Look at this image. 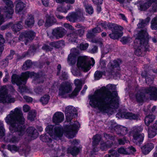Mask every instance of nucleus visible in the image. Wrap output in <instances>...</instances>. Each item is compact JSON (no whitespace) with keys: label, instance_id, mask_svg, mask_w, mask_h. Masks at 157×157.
<instances>
[{"label":"nucleus","instance_id":"18","mask_svg":"<svg viewBox=\"0 0 157 157\" xmlns=\"http://www.w3.org/2000/svg\"><path fill=\"white\" fill-rule=\"evenodd\" d=\"M64 119L63 114L60 112H57L54 114L52 117L53 122L56 124L62 122Z\"/></svg>","mask_w":157,"mask_h":157},{"label":"nucleus","instance_id":"9","mask_svg":"<svg viewBox=\"0 0 157 157\" xmlns=\"http://www.w3.org/2000/svg\"><path fill=\"white\" fill-rule=\"evenodd\" d=\"M142 130L143 128L139 126L134 127L132 130V140L133 143L137 145H140L144 140V134L140 133Z\"/></svg>","mask_w":157,"mask_h":157},{"label":"nucleus","instance_id":"11","mask_svg":"<svg viewBox=\"0 0 157 157\" xmlns=\"http://www.w3.org/2000/svg\"><path fill=\"white\" fill-rule=\"evenodd\" d=\"M7 94V89L6 86H2L0 89V102L13 103L15 102V98Z\"/></svg>","mask_w":157,"mask_h":157},{"label":"nucleus","instance_id":"49","mask_svg":"<svg viewBox=\"0 0 157 157\" xmlns=\"http://www.w3.org/2000/svg\"><path fill=\"white\" fill-rule=\"evenodd\" d=\"M111 47L110 45H107L103 49L102 51L103 54H107L111 51Z\"/></svg>","mask_w":157,"mask_h":157},{"label":"nucleus","instance_id":"56","mask_svg":"<svg viewBox=\"0 0 157 157\" xmlns=\"http://www.w3.org/2000/svg\"><path fill=\"white\" fill-rule=\"evenodd\" d=\"M112 143L110 145H107L106 144L104 143L103 144H101V149L102 150H105L108 147H110L112 145Z\"/></svg>","mask_w":157,"mask_h":157},{"label":"nucleus","instance_id":"46","mask_svg":"<svg viewBox=\"0 0 157 157\" xmlns=\"http://www.w3.org/2000/svg\"><path fill=\"white\" fill-rule=\"evenodd\" d=\"M36 114L35 110L30 112L28 115V118L31 121H33L36 117Z\"/></svg>","mask_w":157,"mask_h":157},{"label":"nucleus","instance_id":"62","mask_svg":"<svg viewBox=\"0 0 157 157\" xmlns=\"http://www.w3.org/2000/svg\"><path fill=\"white\" fill-rule=\"evenodd\" d=\"M118 16L121 19L126 22H127V18L123 14L119 13L118 14Z\"/></svg>","mask_w":157,"mask_h":157},{"label":"nucleus","instance_id":"41","mask_svg":"<svg viewBox=\"0 0 157 157\" xmlns=\"http://www.w3.org/2000/svg\"><path fill=\"white\" fill-rule=\"evenodd\" d=\"M84 6L86 12L89 14H92L93 13L94 10L92 6L89 4L84 5Z\"/></svg>","mask_w":157,"mask_h":157},{"label":"nucleus","instance_id":"61","mask_svg":"<svg viewBox=\"0 0 157 157\" xmlns=\"http://www.w3.org/2000/svg\"><path fill=\"white\" fill-rule=\"evenodd\" d=\"M75 32L77 33L78 36V35L80 36H82L84 33V30L82 29H80Z\"/></svg>","mask_w":157,"mask_h":157},{"label":"nucleus","instance_id":"17","mask_svg":"<svg viewBox=\"0 0 157 157\" xmlns=\"http://www.w3.org/2000/svg\"><path fill=\"white\" fill-rule=\"evenodd\" d=\"M66 30L62 28H57L52 30V34L56 39L63 37L66 33Z\"/></svg>","mask_w":157,"mask_h":157},{"label":"nucleus","instance_id":"13","mask_svg":"<svg viewBox=\"0 0 157 157\" xmlns=\"http://www.w3.org/2000/svg\"><path fill=\"white\" fill-rule=\"evenodd\" d=\"M6 3V6L5 7V14L6 17L8 18H11L13 12V2L10 0H2Z\"/></svg>","mask_w":157,"mask_h":157},{"label":"nucleus","instance_id":"25","mask_svg":"<svg viewBox=\"0 0 157 157\" xmlns=\"http://www.w3.org/2000/svg\"><path fill=\"white\" fill-rule=\"evenodd\" d=\"M155 2L157 4V0H147V2L140 6V9L141 10H145L148 8L153 2Z\"/></svg>","mask_w":157,"mask_h":157},{"label":"nucleus","instance_id":"54","mask_svg":"<svg viewBox=\"0 0 157 157\" xmlns=\"http://www.w3.org/2000/svg\"><path fill=\"white\" fill-rule=\"evenodd\" d=\"M145 80L146 83L148 84H151L153 82V78L151 76V77L149 78L147 76H145Z\"/></svg>","mask_w":157,"mask_h":157},{"label":"nucleus","instance_id":"26","mask_svg":"<svg viewBox=\"0 0 157 157\" xmlns=\"http://www.w3.org/2000/svg\"><path fill=\"white\" fill-rule=\"evenodd\" d=\"M150 18L149 17H147L145 19H140L138 24L137 26L139 28H143L146 26L149 22Z\"/></svg>","mask_w":157,"mask_h":157},{"label":"nucleus","instance_id":"16","mask_svg":"<svg viewBox=\"0 0 157 157\" xmlns=\"http://www.w3.org/2000/svg\"><path fill=\"white\" fill-rule=\"evenodd\" d=\"M35 36V33L32 31L29 30V31H25L22 33L20 38L21 36L24 39V40L25 41V44H27V43L29 41L33 40Z\"/></svg>","mask_w":157,"mask_h":157},{"label":"nucleus","instance_id":"6","mask_svg":"<svg viewBox=\"0 0 157 157\" xmlns=\"http://www.w3.org/2000/svg\"><path fill=\"white\" fill-rule=\"evenodd\" d=\"M35 75L34 72L29 71L22 73L21 76L13 75L12 76L11 82L13 84H16L19 86V90L21 93H29L31 92L30 89L25 86V84L28 78L32 77Z\"/></svg>","mask_w":157,"mask_h":157},{"label":"nucleus","instance_id":"47","mask_svg":"<svg viewBox=\"0 0 157 157\" xmlns=\"http://www.w3.org/2000/svg\"><path fill=\"white\" fill-rule=\"evenodd\" d=\"M132 40L130 37L124 36L121 39V41L123 44H126L130 42Z\"/></svg>","mask_w":157,"mask_h":157},{"label":"nucleus","instance_id":"1","mask_svg":"<svg viewBox=\"0 0 157 157\" xmlns=\"http://www.w3.org/2000/svg\"><path fill=\"white\" fill-rule=\"evenodd\" d=\"M115 89V85L109 84L96 90L93 94L89 96L90 105L103 113L112 114L119 104V97Z\"/></svg>","mask_w":157,"mask_h":157},{"label":"nucleus","instance_id":"40","mask_svg":"<svg viewBox=\"0 0 157 157\" xmlns=\"http://www.w3.org/2000/svg\"><path fill=\"white\" fill-rule=\"evenodd\" d=\"M71 70L72 74L75 76H81V74L80 71L75 67H72Z\"/></svg>","mask_w":157,"mask_h":157},{"label":"nucleus","instance_id":"36","mask_svg":"<svg viewBox=\"0 0 157 157\" xmlns=\"http://www.w3.org/2000/svg\"><path fill=\"white\" fill-rule=\"evenodd\" d=\"M101 136L100 135H96L93 137V145H96L99 143L101 139Z\"/></svg>","mask_w":157,"mask_h":157},{"label":"nucleus","instance_id":"33","mask_svg":"<svg viewBox=\"0 0 157 157\" xmlns=\"http://www.w3.org/2000/svg\"><path fill=\"white\" fill-rule=\"evenodd\" d=\"M22 22L21 21L18 23L14 25L12 28L13 31L15 32L19 31L22 28Z\"/></svg>","mask_w":157,"mask_h":157},{"label":"nucleus","instance_id":"58","mask_svg":"<svg viewBox=\"0 0 157 157\" xmlns=\"http://www.w3.org/2000/svg\"><path fill=\"white\" fill-rule=\"evenodd\" d=\"M62 150H61L59 149H56V150L55 151L56 154L55 155V156L57 157L62 155Z\"/></svg>","mask_w":157,"mask_h":157},{"label":"nucleus","instance_id":"15","mask_svg":"<svg viewBox=\"0 0 157 157\" xmlns=\"http://www.w3.org/2000/svg\"><path fill=\"white\" fill-rule=\"evenodd\" d=\"M74 83L75 87L72 93L69 95L70 97L71 98L77 95L82 87V82L80 79H77L75 80Z\"/></svg>","mask_w":157,"mask_h":157},{"label":"nucleus","instance_id":"42","mask_svg":"<svg viewBox=\"0 0 157 157\" xmlns=\"http://www.w3.org/2000/svg\"><path fill=\"white\" fill-rule=\"evenodd\" d=\"M151 27L152 29H157V17L154 18L151 21Z\"/></svg>","mask_w":157,"mask_h":157},{"label":"nucleus","instance_id":"12","mask_svg":"<svg viewBox=\"0 0 157 157\" xmlns=\"http://www.w3.org/2000/svg\"><path fill=\"white\" fill-rule=\"evenodd\" d=\"M65 116L67 122L71 121L73 117L77 116V113L75 108L72 106H68L65 109Z\"/></svg>","mask_w":157,"mask_h":157},{"label":"nucleus","instance_id":"20","mask_svg":"<svg viewBox=\"0 0 157 157\" xmlns=\"http://www.w3.org/2000/svg\"><path fill=\"white\" fill-rule=\"evenodd\" d=\"M157 134V124H154L153 126L149 128L148 131V137L153 138Z\"/></svg>","mask_w":157,"mask_h":157},{"label":"nucleus","instance_id":"60","mask_svg":"<svg viewBox=\"0 0 157 157\" xmlns=\"http://www.w3.org/2000/svg\"><path fill=\"white\" fill-rule=\"evenodd\" d=\"M30 109V107L28 105H25L23 106V111L25 112H28Z\"/></svg>","mask_w":157,"mask_h":157},{"label":"nucleus","instance_id":"30","mask_svg":"<svg viewBox=\"0 0 157 157\" xmlns=\"http://www.w3.org/2000/svg\"><path fill=\"white\" fill-rule=\"evenodd\" d=\"M34 23V17L33 16H28L25 22V24L29 27L33 25Z\"/></svg>","mask_w":157,"mask_h":157},{"label":"nucleus","instance_id":"48","mask_svg":"<svg viewBox=\"0 0 157 157\" xmlns=\"http://www.w3.org/2000/svg\"><path fill=\"white\" fill-rule=\"evenodd\" d=\"M146 144L147 147L148 149H147V151H144L146 153H149L154 147V145L152 143H147Z\"/></svg>","mask_w":157,"mask_h":157},{"label":"nucleus","instance_id":"4","mask_svg":"<svg viewBox=\"0 0 157 157\" xmlns=\"http://www.w3.org/2000/svg\"><path fill=\"white\" fill-rule=\"evenodd\" d=\"M100 26L104 29L108 28L111 29L112 33L109 34V36L112 39H117L123 36V28L122 27L113 23H107L101 21L99 22L97 27L93 29L92 30L88 31L87 34V37L90 38L94 34L99 33L102 31V30L100 28Z\"/></svg>","mask_w":157,"mask_h":157},{"label":"nucleus","instance_id":"10","mask_svg":"<svg viewBox=\"0 0 157 157\" xmlns=\"http://www.w3.org/2000/svg\"><path fill=\"white\" fill-rule=\"evenodd\" d=\"M72 91V83L68 82L62 83L59 88L58 96L61 98L66 97L67 94Z\"/></svg>","mask_w":157,"mask_h":157},{"label":"nucleus","instance_id":"50","mask_svg":"<svg viewBox=\"0 0 157 157\" xmlns=\"http://www.w3.org/2000/svg\"><path fill=\"white\" fill-rule=\"evenodd\" d=\"M102 72L101 71H96L94 74L95 78L97 80L99 79L102 77Z\"/></svg>","mask_w":157,"mask_h":157},{"label":"nucleus","instance_id":"34","mask_svg":"<svg viewBox=\"0 0 157 157\" xmlns=\"http://www.w3.org/2000/svg\"><path fill=\"white\" fill-rule=\"evenodd\" d=\"M49 99L50 96L48 95H45L41 98L40 101L42 104L46 105L48 103Z\"/></svg>","mask_w":157,"mask_h":157},{"label":"nucleus","instance_id":"52","mask_svg":"<svg viewBox=\"0 0 157 157\" xmlns=\"http://www.w3.org/2000/svg\"><path fill=\"white\" fill-rule=\"evenodd\" d=\"M118 152L119 153L124 154H127L128 152L126 149L124 147H121L118 149Z\"/></svg>","mask_w":157,"mask_h":157},{"label":"nucleus","instance_id":"55","mask_svg":"<svg viewBox=\"0 0 157 157\" xmlns=\"http://www.w3.org/2000/svg\"><path fill=\"white\" fill-rule=\"evenodd\" d=\"M61 43V41H60L56 42H52L50 43L53 46L57 48H59L60 46V44Z\"/></svg>","mask_w":157,"mask_h":157},{"label":"nucleus","instance_id":"32","mask_svg":"<svg viewBox=\"0 0 157 157\" xmlns=\"http://www.w3.org/2000/svg\"><path fill=\"white\" fill-rule=\"evenodd\" d=\"M3 126V123L0 121V140L2 141L5 140L4 136L5 130Z\"/></svg>","mask_w":157,"mask_h":157},{"label":"nucleus","instance_id":"22","mask_svg":"<svg viewBox=\"0 0 157 157\" xmlns=\"http://www.w3.org/2000/svg\"><path fill=\"white\" fill-rule=\"evenodd\" d=\"M122 118L129 119L137 120L139 118L138 115L132 113L125 112L122 113Z\"/></svg>","mask_w":157,"mask_h":157},{"label":"nucleus","instance_id":"27","mask_svg":"<svg viewBox=\"0 0 157 157\" xmlns=\"http://www.w3.org/2000/svg\"><path fill=\"white\" fill-rule=\"evenodd\" d=\"M79 151V149L75 146L70 147L67 150L68 152L71 153L73 156H75L77 155Z\"/></svg>","mask_w":157,"mask_h":157},{"label":"nucleus","instance_id":"23","mask_svg":"<svg viewBox=\"0 0 157 157\" xmlns=\"http://www.w3.org/2000/svg\"><path fill=\"white\" fill-rule=\"evenodd\" d=\"M28 135L33 138L36 139L38 136V133L37 130L33 127H29L27 130Z\"/></svg>","mask_w":157,"mask_h":157},{"label":"nucleus","instance_id":"38","mask_svg":"<svg viewBox=\"0 0 157 157\" xmlns=\"http://www.w3.org/2000/svg\"><path fill=\"white\" fill-rule=\"evenodd\" d=\"M71 6L70 5L68 6L67 7L59 6L57 8V10L59 12H64L66 13H67V10L71 9Z\"/></svg>","mask_w":157,"mask_h":157},{"label":"nucleus","instance_id":"29","mask_svg":"<svg viewBox=\"0 0 157 157\" xmlns=\"http://www.w3.org/2000/svg\"><path fill=\"white\" fill-rule=\"evenodd\" d=\"M119 65V62L114 60L113 61L110 62L108 65V67L109 70L110 71H113V69L114 68L117 67Z\"/></svg>","mask_w":157,"mask_h":157},{"label":"nucleus","instance_id":"21","mask_svg":"<svg viewBox=\"0 0 157 157\" xmlns=\"http://www.w3.org/2000/svg\"><path fill=\"white\" fill-rule=\"evenodd\" d=\"M115 130L117 134L120 136L126 135L128 132L127 129L126 127L122 126H117Z\"/></svg>","mask_w":157,"mask_h":157},{"label":"nucleus","instance_id":"7","mask_svg":"<svg viewBox=\"0 0 157 157\" xmlns=\"http://www.w3.org/2000/svg\"><path fill=\"white\" fill-rule=\"evenodd\" d=\"M144 94H147L151 99L156 100L157 99V88L153 86L141 88L136 96L138 102H143L145 98Z\"/></svg>","mask_w":157,"mask_h":157},{"label":"nucleus","instance_id":"57","mask_svg":"<svg viewBox=\"0 0 157 157\" xmlns=\"http://www.w3.org/2000/svg\"><path fill=\"white\" fill-rule=\"evenodd\" d=\"M128 141L126 140L124 138L123 139H119L118 140L119 144L120 145H123L125 143H128Z\"/></svg>","mask_w":157,"mask_h":157},{"label":"nucleus","instance_id":"39","mask_svg":"<svg viewBox=\"0 0 157 157\" xmlns=\"http://www.w3.org/2000/svg\"><path fill=\"white\" fill-rule=\"evenodd\" d=\"M57 75H59V78L61 79L64 80L67 79L68 77L67 73L66 72L63 71H62L59 73V72H57Z\"/></svg>","mask_w":157,"mask_h":157},{"label":"nucleus","instance_id":"14","mask_svg":"<svg viewBox=\"0 0 157 157\" xmlns=\"http://www.w3.org/2000/svg\"><path fill=\"white\" fill-rule=\"evenodd\" d=\"M78 53V50L75 48L71 49V53L69 55L67 62L70 65L75 64L77 60V56Z\"/></svg>","mask_w":157,"mask_h":157},{"label":"nucleus","instance_id":"45","mask_svg":"<svg viewBox=\"0 0 157 157\" xmlns=\"http://www.w3.org/2000/svg\"><path fill=\"white\" fill-rule=\"evenodd\" d=\"M34 91L37 94L41 95L44 93V91L42 86H38L34 89Z\"/></svg>","mask_w":157,"mask_h":157},{"label":"nucleus","instance_id":"51","mask_svg":"<svg viewBox=\"0 0 157 157\" xmlns=\"http://www.w3.org/2000/svg\"><path fill=\"white\" fill-rule=\"evenodd\" d=\"M75 0H56V2L58 3H62L65 2L66 3H69L71 4H73L75 2Z\"/></svg>","mask_w":157,"mask_h":157},{"label":"nucleus","instance_id":"3","mask_svg":"<svg viewBox=\"0 0 157 157\" xmlns=\"http://www.w3.org/2000/svg\"><path fill=\"white\" fill-rule=\"evenodd\" d=\"M80 124L77 121L74 123L71 122L70 125H67L63 130L60 125L54 126L49 125L47 126L45 130L47 132L44 136H41V140L45 142H51L52 139L49 136L53 139L57 140L59 139L63 133L69 138H72L75 137L77 130L80 127Z\"/></svg>","mask_w":157,"mask_h":157},{"label":"nucleus","instance_id":"24","mask_svg":"<svg viewBox=\"0 0 157 157\" xmlns=\"http://www.w3.org/2000/svg\"><path fill=\"white\" fill-rule=\"evenodd\" d=\"M25 6V4L23 2L21 1H17L16 6V12L17 13L21 12L23 10Z\"/></svg>","mask_w":157,"mask_h":157},{"label":"nucleus","instance_id":"43","mask_svg":"<svg viewBox=\"0 0 157 157\" xmlns=\"http://www.w3.org/2000/svg\"><path fill=\"white\" fill-rule=\"evenodd\" d=\"M32 63L30 60H28L25 62L22 66V69L24 70H27L28 68L31 67Z\"/></svg>","mask_w":157,"mask_h":157},{"label":"nucleus","instance_id":"63","mask_svg":"<svg viewBox=\"0 0 157 157\" xmlns=\"http://www.w3.org/2000/svg\"><path fill=\"white\" fill-rule=\"evenodd\" d=\"M106 62L104 60H101L100 62V65L99 67V68H102L105 67Z\"/></svg>","mask_w":157,"mask_h":157},{"label":"nucleus","instance_id":"64","mask_svg":"<svg viewBox=\"0 0 157 157\" xmlns=\"http://www.w3.org/2000/svg\"><path fill=\"white\" fill-rule=\"evenodd\" d=\"M23 98L24 99L27 101L28 102H30L32 101L33 100V98L30 97L26 96H24L23 97Z\"/></svg>","mask_w":157,"mask_h":157},{"label":"nucleus","instance_id":"59","mask_svg":"<svg viewBox=\"0 0 157 157\" xmlns=\"http://www.w3.org/2000/svg\"><path fill=\"white\" fill-rule=\"evenodd\" d=\"M63 26L65 28L70 30H73L74 29V28L71 26V25L68 23H64L63 24Z\"/></svg>","mask_w":157,"mask_h":157},{"label":"nucleus","instance_id":"19","mask_svg":"<svg viewBox=\"0 0 157 157\" xmlns=\"http://www.w3.org/2000/svg\"><path fill=\"white\" fill-rule=\"evenodd\" d=\"M82 15V14L81 12H73L69 13L66 17L67 20L69 21L75 22Z\"/></svg>","mask_w":157,"mask_h":157},{"label":"nucleus","instance_id":"53","mask_svg":"<svg viewBox=\"0 0 157 157\" xmlns=\"http://www.w3.org/2000/svg\"><path fill=\"white\" fill-rule=\"evenodd\" d=\"M88 46V44L87 43H82L79 45V48L82 50H86Z\"/></svg>","mask_w":157,"mask_h":157},{"label":"nucleus","instance_id":"31","mask_svg":"<svg viewBox=\"0 0 157 157\" xmlns=\"http://www.w3.org/2000/svg\"><path fill=\"white\" fill-rule=\"evenodd\" d=\"M155 119V116L152 115H149L146 116L144 119L145 124L148 126Z\"/></svg>","mask_w":157,"mask_h":157},{"label":"nucleus","instance_id":"35","mask_svg":"<svg viewBox=\"0 0 157 157\" xmlns=\"http://www.w3.org/2000/svg\"><path fill=\"white\" fill-rule=\"evenodd\" d=\"M5 42V40L3 36L0 34V56L2 54L4 49V44Z\"/></svg>","mask_w":157,"mask_h":157},{"label":"nucleus","instance_id":"37","mask_svg":"<svg viewBox=\"0 0 157 157\" xmlns=\"http://www.w3.org/2000/svg\"><path fill=\"white\" fill-rule=\"evenodd\" d=\"M54 17L53 16H47L45 25H50L51 23L54 21Z\"/></svg>","mask_w":157,"mask_h":157},{"label":"nucleus","instance_id":"28","mask_svg":"<svg viewBox=\"0 0 157 157\" xmlns=\"http://www.w3.org/2000/svg\"><path fill=\"white\" fill-rule=\"evenodd\" d=\"M67 36V38L70 41L72 42H75L76 41V39L78 37V34L75 31L68 34Z\"/></svg>","mask_w":157,"mask_h":157},{"label":"nucleus","instance_id":"2","mask_svg":"<svg viewBox=\"0 0 157 157\" xmlns=\"http://www.w3.org/2000/svg\"><path fill=\"white\" fill-rule=\"evenodd\" d=\"M5 121L7 124L10 125V132L12 133L15 132L19 136L9 135L7 141L14 143H18L20 140V137L23 135L26 131L25 127L22 125L25 121L21 109L16 108L11 111L5 118Z\"/></svg>","mask_w":157,"mask_h":157},{"label":"nucleus","instance_id":"8","mask_svg":"<svg viewBox=\"0 0 157 157\" xmlns=\"http://www.w3.org/2000/svg\"><path fill=\"white\" fill-rule=\"evenodd\" d=\"M95 61L94 59H90L87 56H80L78 58L77 66L79 69H81L85 72H87L94 64Z\"/></svg>","mask_w":157,"mask_h":157},{"label":"nucleus","instance_id":"44","mask_svg":"<svg viewBox=\"0 0 157 157\" xmlns=\"http://www.w3.org/2000/svg\"><path fill=\"white\" fill-rule=\"evenodd\" d=\"M8 149L12 152L17 151L19 148L15 145H11L8 144L7 145Z\"/></svg>","mask_w":157,"mask_h":157},{"label":"nucleus","instance_id":"5","mask_svg":"<svg viewBox=\"0 0 157 157\" xmlns=\"http://www.w3.org/2000/svg\"><path fill=\"white\" fill-rule=\"evenodd\" d=\"M148 34L145 28L139 31L136 34V38L134 41V47L136 49L135 54L137 56H143L142 52L147 51L148 48Z\"/></svg>","mask_w":157,"mask_h":157}]
</instances>
